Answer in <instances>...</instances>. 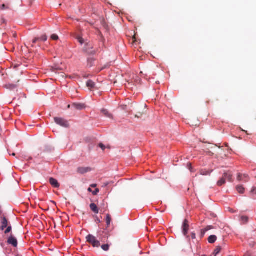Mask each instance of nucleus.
Wrapping results in <instances>:
<instances>
[{
	"label": "nucleus",
	"instance_id": "nucleus-40",
	"mask_svg": "<svg viewBox=\"0 0 256 256\" xmlns=\"http://www.w3.org/2000/svg\"><path fill=\"white\" fill-rule=\"evenodd\" d=\"M188 166H189V170L192 172V166H191V164H188Z\"/></svg>",
	"mask_w": 256,
	"mask_h": 256
},
{
	"label": "nucleus",
	"instance_id": "nucleus-24",
	"mask_svg": "<svg viewBox=\"0 0 256 256\" xmlns=\"http://www.w3.org/2000/svg\"><path fill=\"white\" fill-rule=\"evenodd\" d=\"M9 8L8 6H6L4 4L0 6V10H6Z\"/></svg>",
	"mask_w": 256,
	"mask_h": 256
},
{
	"label": "nucleus",
	"instance_id": "nucleus-2",
	"mask_svg": "<svg viewBox=\"0 0 256 256\" xmlns=\"http://www.w3.org/2000/svg\"><path fill=\"white\" fill-rule=\"evenodd\" d=\"M54 120L56 124L64 128L70 126L69 122L63 118L56 117L54 118Z\"/></svg>",
	"mask_w": 256,
	"mask_h": 256
},
{
	"label": "nucleus",
	"instance_id": "nucleus-29",
	"mask_svg": "<svg viewBox=\"0 0 256 256\" xmlns=\"http://www.w3.org/2000/svg\"><path fill=\"white\" fill-rule=\"evenodd\" d=\"M142 114H143V112H139L138 114L135 115V117L140 118L142 116Z\"/></svg>",
	"mask_w": 256,
	"mask_h": 256
},
{
	"label": "nucleus",
	"instance_id": "nucleus-30",
	"mask_svg": "<svg viewBox=\"0 0 256 256\" xmlns=\"http://www.w3.org/2000/svg\"><path fill=\"white\" fill-rule=\"evenodd\" d=\"M206 232L207 231L206 230L205 228L202 230H201V236L202 237L204 236Z\"/></svg>",
	"mask_w": 256,
	"mask_h": 256
},
{
	"label": "nucleus",
	"instance_id": "nucleus-21",
	"mask_svg": "<svg viewBox=\"0 0 256 256\" xmlns=\"http://www.w3.org/2000/svg\"><path fill=\"white\" fill-rule=\"evenodd\" d=\"M106 224L107 226H108L110 224V222H111V217H110V216L109 214H108L106 215Z\"/></svg>",
	"mask_w": 256,
	"mask_h": 256
},
{
	"label": "nucleus",
	"instance_id": "nucleus-14",
	"mask_svg": "<svg viewBox=\"0 0 256 256\" xmlns=\"http://www.w3.org/2000/svg\"><path fill=\"white\" fill-rule=\"evenodd\" d=\"M248 218L246 216H242L240 217V222L242 224H246L248 222Z\"/></svg>",
	"mask_w": 256,
	"mask_h": 256
},
{
	"label": "nucleus",
	"instance_id": "nucleus-22",
	"mask_svg": "<svg viewBox=\"0 0 256 256\" xmlns=\"http://www.w3.org/2000/svg\"><path fill=\"white\" fill-rule=\"evenodd\" d=\"M225 182H226V179H225V178H224V176L223 178H222L220 180H219L218 182V184L219 186H222L223 184H224L225 183Z\"/></svg>",
	"mask_w": 256,
	"mask_h": 256
},
{
	"label": "nucleus",
	"instance_id": "nucleus-7",
	"mask_svg": "<svg viewBox=\"0 0 256 256\" xmlns=\"http://www.w3.org/2000/svg\"><path fill=\"white\" fill-rule=\"evenodd\" d=\"M237 179L238 181L246 182L248 180V176L246 174H238V176Z\"/></svg>",
	"mask_w": 256,
	"mask_h": 256
},
{
	"label": "nucleus",
	"instance_id": "nucleus-46",
	"mask_svg": "<svg viewBox=\"0 0 256 256\" xmlns=\"http://www.w3.org/2000/svg\"><path fill=\"white\" fill-rule=\"evenodd\" d=\"M130 106V107L131 108H132V107H133V104H131Z\"/></svg>",
	"mask_w": 256,
	"mask_h": 256
},
{
	"label": "nucleus",
	"instance_id": "nucleus-38",
	"mask_svg": "<svg viewBox=\"0 0 256 256\" xmlns=\"http://www.w3.org/2000/svg\"><path fill=\"white\" fill-rule=\"evenodd\" d=\"M240 132L242 133V134H248L247 133V132L244 130L243 129H241L240 131Z\"/></svg>",
	"mask_w": 256,
	"mask_h": 256
},
{
	"label": "nucleus",
	"instance_id": "nucleus-27",
	"mask_svg": "<svg viewBox=\"0 0 256 256\" xmlns=\"http://www.w3.org/2000/svg\"><path fill=\"white\" fill-rule=\"evenodd\" d=\"M40 40H42V41H46L47 40V36L44 34L40 38H38Z\"/></svg>",
	"mask_w": 256,
	"mask_h": 256
},
{
	"label": "nucleus",
	"instance_id": "nucleus-15",
	"mask_svg": "<svg viewBox=\"0 0 256 256\" xmlns=\"http://www.w3.org/2000/svg\"><path fill=\"white\" fill-rule=\"evenodd\" d=\"M217 240V237L215 235H211L208 238V242L210 244L214 243Z\"/></svg>",
	"mask_w": 256,
	"mask_h": 256
},
{
	"label": "nucleus",
	"instance_id": "nucleus-11",
	"mask_svg": "<svg viewBox=\"0 0 256 256\" xmlns=\"http://www.w3.org/2000/svg\"><path fill=\"white\" fill-rule=\"evenodd\" d=\"M90 168H89L80 167V168H78V172L79 173L82 174H85V173L87 172H88L90 171Z\"/></svg>",
	"mask_w": 256,
	"mask_h": 256
},
{
	"label": "nucleus",
	"instance_id": "nucleus-19",
	"mask_svg": "<svg viewBox=\"0 0 256 256\" xmlns=\"http://www.w3.org/2000/svg\"><path fill=\"white\" fill-rule=\"evenodd\" d=\"M236 190L240 194H243L244 191V188L242 186H238L236 187Z\"/></svg>",
	"mask_w": 256,
	"mask_h": 256
},
{
	"label": "nucleus",
	"instance_id": "nucleus-44",
	"mask_svg": "<svg viewBox=\"0 0 256 256\" xmlns=\"http://www.w3.org/2000/svg\"><path fill=\"white\" fill-rule=\"evenodd\" d=\"M244 256H250L248 253H246L245 254Z\"/></svg>",
	"mask_w": 256,
	"mask_h": 256
},
{
	"label": "nucleus",
	"instance_id": "nucleus-16",
	"mask_svg": "<svg viewBox=\"0 0 256 256\" xmlns=\"http://www.w3.org/2000/svg\"><path fill=\"white\" fill-rule=\"evenodd\" d=\"M90 208L96 214L98 213V209L96 204H90Z\"/></svg>",
	"mask_w": 256,
	"mask_h": 256
},
{
	"label": "nucleus",
	"instance_id": "nucleus-12",
	"mask_svg": "<svg viewBox=\"0 0 256 256\" xmlns=\"http://www.w3.org/2000/svg\"><path fill=\"white\" fill-rule=\"evenodd\" d=\"M50 184L55 188H58L60 186V184L58 183V182L54 178H50Z\"/></svg>",
	"mask_w": 256,
	"mask_h": 256
},
{
	"label": "nucleus",
	"instance_id": "nucleus-41",
	"mask_svg": "<svg viewBox=\"0 0 256 256\" xmlns=\"http://www.w3.org/2000/svg\"><path fill=\"white\" fill-rule=\"evenodd\" d=\"M96 184H92L90 186L91 187L95 188L96 187Z\"/></svg>",
	"mask_w": 256,
	"mask_h": 256
},
{
	"label": "nucleus",
	"instance_id": "nucleus-5",
	"mask_svg": "<svg viewBox=\"0 0 256 256\" xmlns=\"http://www.w3.org/2000/svg\"><path fill=\"white\" fill-rule=\"evenodd\" d=\"M8 243L14 247H16L18 246L17 240L12 236L8 238Z\"/></svg>",
	"mask_w": 256,
	"mask_h": 256
},
{
	"label": "nucleus",
	"instance_id": "nucleus-13",
	"mask_svg": "<svg viewBox=\"0 0 256 256\" xmlns=\"http://www.w3.org/2000/svg\"><path fill=\"white\" fill-rule=\"evenodd\" d=\"M15 126L16 127V128H22V127H24V126H26V124L24 123L23 122H22L21 120H18L16 122V123H15Z\"/></svg>",
	"mask_w": 256,
	"mask_h": 256
},
{
	"label": "nucleus",
	"instance_id": "nucleus-17",
	"mask_svg": "<svg viewBox=\"0 0 256 256\" xmlns=\"http://www.w3.org/2000/svg\"><path fill=\"white\" fill-rule=\"evenodd\" d=\"M224 176L226 180H227L228 181H231L232 176L230 173L226 172L224 174Z\"/></svg>",
	"mask_w": 256,
	"mask_h": 256
},
{
	"label": "nucleus",
	"instance_id": "nucleus-48",
	"mask_svg": "<svg viewBox=\"0 0 256 256\" xmlns=\"http://www.w3.org/2000/svg\"><path fill=\"white\" fill-rule=\"evenodd\" d=\"M12 156H14L16 155V154H15V153H13V154H12Z\"/></svg>",
	"mask_w": 256,
	"mask_h": 256
},
{
	"label": "nucleus",
	"instance_id": "nucleus-1",
	"mask_svg": "<svg viewBox=\"0 0 256 256\" xmlns=\"http://www.w3.org/2000/svg\"><path fill=\"white\" fill-rule=\"evenodd\" d=\"M76 39L81 44L85 43V46L84 48V50L85 52L90 54H94L96 53V50H94V46L92 43L90 42H87L85 41L84 38L80 36H78Z\"/></svg>",
	"mask_w": 256,
	"mask_h": 256
},
{
	"label": "nucleus",
	"instance_id": "nucleus-20",
	"mask_svg": "<svg viewBox=\"0 0 256 256\" xmlns=\"http://www.w3.org/2000/svg\"><path fill=\"white\" fill-rule=\"evenodd\" d=\"M6 86L8 88H10V90H14V89L16 88L18 86L16 84H8L6 85Z\"/></svg>",
	"mask_w": 256,
	"mask_h": 256
},
{
	"label": "nucleus",
	"instance_id": "nucleus-32",
	"mask_svg": "<svg viewBox=\"0 0 256 256\" xmlns=\"http://www.w3.org/2000/svg\"><path fill=\"white\" fill-rule=\"evenodd\" d=\"M99 192V189L98 188H96V190L92 192V193L94 195H96Z\"/></svg>",
	"mask_w": 256,
	"mask_h": 256
},
{
	"label": "nucleus",
	"instance_id": "nucleus-45",
	"mask_svg": "<svg viewBox=\"0 0 256 256\" xmlns=\"http://www.w3.org/2000/svg\"><path fill=\"white\" fill-rule=\"evenodd\" d=\"M71 106H72V104L71 105L69 104L68 106V108H70Z\"/></svg>",
	"mask_w": 256,
	"mask_h": 256
},
{
	"label": "nucleus",
	"instance_id": "nucleus-37",
	"mask_svg": "<svg viewBox=\"0 0 256 256\" xmlns=\"http://www.w3.org/2000/svg\"><path fill=\"white\" fill-rule=\"evenodd\" d=\"M249 245L250 246L252 247L254 246V242L250 241L249 242Z\"/></svg>",
	"mask_w": 256,
	"mask_h": 256
},
{
	"label": "nucleus",
	"instance_id": "nucleus-47",
	"mask_svg": "<svg viewBox=\"0 0 256 256\" xmlns=\"http://www.w3.org/2000/svg\"><path fill=\"white\" fill-rule=\"evenodd\" d=\"M135 39H136V37H135V36H134L133 40H135Z\"/></svg>",
	"mask_w": 256,
	"mask_h": 256
},
{
	"label": "nucleus",
	"instance_id": "nucleus-26",
	"mask_svg": "<svg viewBox=\"0 0 256 256\" xmlns=\"http://www.w3.org/2000/svg\"><path fill=\"white\" fill-rule=\"evenodd\" d=\"M51 39H52V40H56L58 39V35L56 34H53L51 36Z\"/></svg>",
	"mask_w": 256,
	"mask_h": 256
},
{
	"label": "nucleus",
	"instance_id": "nucleus-25",
	"mask_svg": "<svg viewBox=\"0 0 256 256\" xmlns=\"http://www.w3.org/2000/svg\"><path fill=\"white\" fill-rule=\"evenodd\" d=\"M102 248L104 250L108 251L109 250V246L108 244H103Z\"/></svg>",
	"mask_w": 256,
	"mask_h": 256
},
{
	"label": "nucleus",
	"instance_id": "nucleus-23",
	"mask_svg": "<svg viewBox=\"0 0 256 256\" xmlns=\"http://www.w3.org/2000/svg\"><path fill=\"white\" fill-rule=\"evenodd\" d=\"M220 250H221V248L220 246H218L216 248V249L214 250V254L215 255V256H216L218 254H219Z\"/></svg>",
	"mask_w": 256,
	"mask_h": 256
},
{
	"label": "nucleus",
	"instance_id": "nucleus-36",
	"mask_svg": "<svg viewBox=\"0 0 256 256\" xmlns=\"http://www.w3.org/2000/svg\"><path fill=\"white\" fill-rule=\"evenodd\" d=\"M39 40L38 38H36L32 40V44H34L36 42Z\"/></svg>",
	"mask_w": 256,
	"mask_h": 256
},
{
	"label": "nucleus",
	"instance_id": "nucleus-3",
	"mask_svg": "<svg viewBox=\"0 0 256 256\" xmlns=\"http://www.w3.org/2000/svg\"><path fill=\"white\" fill-rule=\"evenodd\" d=\"M86 240L88 242L92 244L94 247L98 248L100 246V242L96 240L95 236L92 234H88L86 237Z\"/></svg>",
	"mask_w": 256,
	"mask_h": 256
},
{
	"label": "nucleus",
	"instance_id": "nucleus-31",
	"mask_svg": "<svg viewBox=\"0 0 256 256\" xmlns=\"http://www.w3.org/2000/svg\"><path fill=\"white\" fill-rule=\"evenodd\" d=\"M99 147L102 150H104L106 148L105 146L102 143L99 144Z\"/></svg>",
	"mask_w": 256,
	"mask_h": 256
},
{
	"label": "nucleus",
	"instance_id": "nucleus-42",
	"mask_svg": "<svg viewBox=\"0 0 256 256\" xmlns=\"http://www.w3.org/2000/svg\"><path fill=\"white\" fill-rule=\"evenodd\" d=\"M2 23H4L6 22L5 20H4V18H2Z\"/></svg>",
	"mask_w": 256,
	"mask_h": 256
},
{
	"label": "nucleus",
	"instance_id": "nucleus-35",
	"mask_svg": "<svg viewBox=\"0 0 256 256\" xmlns=\"http://www.w3.org/2000/svg\"><path fill=\"white\" fill-rule=\"evenodd\" d=\"M191 236H192V239L194 240L196 238V234L194 232H192L191 234Z\"/></svg>",
	"mask_w": 256,
	"mask_h": 256
},
{
	"label": "nucleus",
	"instance_id": "nucleus-10",
	"mask_svg": "<svg viewBox=\"0 0 256 256\" xmlns=\"http://www.w3.org/2000/svg\"><path fill=\"white\" fill-rule=\"evenodd\" d=\"M101 113L102 114L106 116V117H108V118H113V116L112 115V114H111L106 109H102L101 110Z\"/></svg>",
	"mask_w": 256,
	"mask_h": 256
},
{
	"label": "nucleus",
	"instance_id": "nucleus-34",
	"mask_svg": "<svg viewBox=\"0 0 256 256\" xmlns=\"http://www.w3.org/2000/svg\"><path fill=\"white\" fill-rule=\"evenodd\" d=\"M120 106L122 110H127V108H126L127 106L126 105H121Z\"/></svg>",
	"mask_w": 256,
	"mask_h": 256
},
{
	"label": "nucleus",
	"instance_id": "nucleus-9",
	"mask_svg": "<svg viewBox=\"0 0 256 256\" xmlns=\"http://www.w3.org/2000/svg\"><path fill=\"white\" fill-rule=\"evenodd\" d=\"M86 86L89 90H92L96 88V84L92 80H88L86 83Z\"/></svg>",
	"mask_w": 256,
	"mask_h": 256
},
{
	"label": "nucleus",
	"instance_id": "nucleus-18",
	"mask_svg": "<svg viewBox=\"0 0 256 256\" xmlns=\"http://www.w3.org/2000/svg\"><path fill=\"white\" fill-rule=\"evenodd\" d=\"M94 60L92 58H89L88 59V66L90 67H92L94 64Z\"/></svg>",
	"mask_w": 256,
	"mask_h": 256
},
{
	"label": "nucleus",
	"instance_id": "nucleus-4",
	"mask_svg": "<svg viewBox=\"0 0 256 256\" xmlns=\"http://www.w3.org/2000/svg\"><path fill=\"white\" fill-rule=\"evenodd\" d=\"M182 229L183 234L184 236H186V234L188 232V231L189 229V226H188V220H184L183 222V224H182Z\"/></svg>",
	"mask_w": 256,
	"mask_h": 256
},
{
	"label": "nucleus",
	"instance_id": "nucleus-43",
	"mask_svg": "<svg viewBox=\"0 0 256 256\" xmlns=\"http://www.w3.org/2000/svg\"><path fill=\"white\" fill-rule=\"evenodd\" d=\"M88 192H92V188H88Z\"/></svg>",
	"mask_w": 256,
	"mask_h": 256
},
{
	"label": "nucleus",
	"instance_id": "nucleus-28",
	"mask_svg": "<svg viewBox=\"0 0 256 256\" xmlns=\"http://www.w3.org/2000/svg\"><path fill=\"white\" fill-rule=\"evenodd\" d=\"M11 230H12V226H7V228L5 230L4 233L6 234L10 232Z\"/></svg>",
	"mask_w": 256,
	"mask_h": 256
},
{
	"label": "nucleus",
	"instance_id": "nucleus-6",
	"mask_svg": "<svg viewBox=\"0 0 256 256\" xmlns=\"http://www.w3.org/2000/svg\"><path fill=\"white\" fill-rule=\"evenodd\" d=\"M72 107L78 110H82L86 108V106L81 103H73L72 104Z\"/></svg>",
	"mask_w": 256,
	"mask_h": 256
},
{
	"label": "nucleus",
	"instance_id": "nucleus-39",
	"mask_svg": "<svg viewBox=\"0 0 256 256\" xmlns=\"http://www.w3.org/2000/svg\"><path fill=\"white\" fill-rule=\"evenodd\" d=\"M252 192L256 194V188H254L252 190Z\"/></svg>",
	"mask_w": 256,
	"mask_h": 256
},
{
	"label": "nucleus",
	"instance_id": "nucleus-8",
	"mask_svg": "<svg viewBox=\"0 0 256 256\" xmlns=\"http://www.w3.org/2000/svg\"><path fill=\"white\" fill-rule=\"evenodd\" d=\"M1 223H2V226L0 227V228L1 230H3L4 229V228H6L8 226V221L6 219V218L4 217L2 218Z\"/></svg>",
	"mask_w": 256,
	"mask_h": 256
},
{
	"label": "nucleus",
	"instance_id": "nucleus-33",
	"mask_svg": "<svg viewBox=\"0 0 256 256\" xmlns=\"http://www.w3.org/2000/svg\"><path fill=\"white\" fill-rule=\"evenodd\" d=\"M206 231H208L210 230H212L213 228V227L211 226H208L206 228H204Z\"/></svg>",
	"mask_w": 256,
	"mask_h": 256
}]
</instances>
